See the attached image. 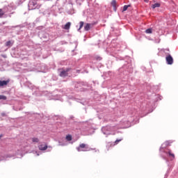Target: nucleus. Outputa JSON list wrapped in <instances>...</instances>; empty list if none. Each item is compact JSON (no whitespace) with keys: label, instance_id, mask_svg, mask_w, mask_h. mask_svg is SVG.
I'll return each mask as SVG.
<instances>
[{"label":"nucleus","instance_id":"1a4fd4ad","mask_svg":"<svg viewBox=\"0 0 178 178\" xmlns=\"http://www.w3.org/2000/svg\"><path fill=\"white\" fill-rule=\"evenodd\" d=\"M111 5H112V6H113V10H114L115 12H116V1H115V0H113V1H111Z\"/></svg>","mask_w":178,"mask_h":178},{"label":"nucleus","instance_id":"2eb2a0df","mask_svg":"<svg viewBox=\"0 0 178 178\" xmlns=\"http://www.w3.org/2000/svg\"><path fill=\"white\" fill-rule=\"evenodd\" d=\"M167 154H168L169 156H172V158H175V154L172 153V151L169 150L168 152H167Z\"/></svg>","mask_w":178,"mask_h":178},{"label":"nucleus","instance_id":"39448f33","mask_svg":"<svg viewBox=\"0 0 178 178\" xmlns=\"http://www.w3.org/2000/svg\"><path fill=\"white\" fill-rule=\"evenodd\" d=\"M10 80H7V81H0V87H3V86H8L9 84V82Z\"/></svg>","mask_w":178,"mask_h":178},{"label":"nucleus","instance_id":"7ed1b4c3","mask_svg":"<svg viewBox=\"0 0 178 178\" xmlns=\"http://www.w3.org/2000/svg\"><path fill=\"white\" fill-rule=\"evenodd\" d=\"M70 72V68H67L66 70H63L60 73V77H66V76H67V72Z\"/></svg>","mask_w":178,"mask_h":178},{"label":"nucleus","instance_id":"dca6fc26","mask_svg":"<svg viewBox=\"0 0 178 178\" xmlns=\"http://www.w3.org/2000/svg\"><path fill=\"white\" fill-rule=\"evenodd\" d=\"M67 141H72V135H67L66 136Z\"/></svg>","mask_w":178,"mask_h":178},{"label":"nucleus","instance_id":"412c9836","mask_svg":"<svg viewBox=\"0 0 178 178\" xmlns=\"http://www.w3.org/2000/svg\"><path fill=\"white\" fill-rule=\"evenodd\" d=\"M145 2L148 3V0H145Z\"/></svg>","mask_w":178,"mask_h":178},{"label":"nucleus","instance_id":"aec40b11","mask_svg":"<svg viewBox=\"0 0 178 178\" xmlns=\"http://www.w3.org/2000/svg\"><path fill=\"white\" fill-rule=\"evenodd\" d=\"M120 141H122V139H117V140L115 141V144H119V143H120Z\"/></svg>","mask_w":178,"mask_h":178},{"label":"nucleus","instance_id":"f257e3e1","mask_svg":"<svg viewBox=\"0 0 178 178\" xmlns=\"http://www.w3.org/2000/svg\"><path fill=\"white\" fill-rule=\"evenodd\" d=\"M77 152H86V151H91V148L88 149V145L82 143L80 144L78 147H76Z\"/></svg>","mask_w":178,"mask_h":178},{"label":"nucleus","instance_id":"a211bd4d","mask_svg":"<svg viewBox=\"0 0 178 178\" xmlns=\"http://www.w3.org/2000/svg\"><path fill=\"white\" fill-rule=\"evenodd\" d=\"M80 26L79 30H80L81 29H83V26H84V22H79Z\"/></svg>","mask_w":178,"mask_h":178},{"label":"nucleus","instance_id":"6ab92c4d","mask_svg":"<svg viewBox=\"0 0 178 178\" xmlns=\"http://www.w3.org/2000/svg\"><path fill=\"white\" fill-rule=\"evenodd\" d=\"M0 99L6 100V96H5V95H0Z\"/></svg>","mask_w":178,"mask_h":178},{"label":"nucleus","instance_id":"f8f14e48","mask_svg":"<svg viewBox=\"0 0 178 178\" xmlns=\"http://www.w3.org/2000/svg\"><path fill=\"white\" fill-rule=\"evenodd\" d=\"M4 15H5V12L3 11V10L0 9V19H1V17H3Z\"/></svg>","mask_w":178,"mask_h":178},{"label":"nucleus","instance_id":"9d476101","mask_svg":"<svg viewBox=\"0 0 178 178\" xmlns=\"http://www.w3.org/2000/svg\"><path fill=\"white\" fill-rule=\"evenodd\" d=\"M160 7H161V3H156L152 6V9H155V8H160Z\"/></svg>","mask_w":178,"mask_h":178},{"label":"nucleus","instance_id":"6e6552de","mask_svg":"<svg viewBox=\"0 0 178 178\" xmlns=\"http://www.w3.org/2000/svg\"><path fill=\"white\" fill-rule=\"evenodd\" d=\"M91 26H92V24H86V26H84V29L86 30V31H88L91 29Z\"/></svg>","mask_w":178,"mask_h":178},{"label":"nucleus","instance_id":"4468645a","mask_svg":"<svg viewBox=\"0 0 178 178\" xmlns=\"http://www.w3.org/2000/svg\"><path fill=\"white\" fill-rule=\"evenodd\" d=\"M129 8H130V5H125L123 7V12H126V10H127V9H129Z\"/></svg>","mask_w":178,"mask_h":178},{"label":"nucleus","instance_id":"ddd939ff","mask_svg":"<svg viewBox=\"0 0 178 178\" xmlns=\"http://www.w3.org/2000/svg\"><path fill=\"white\" fill-rule=\"evenodd\" d=\"M146 34H152V29H148L145 31Z\"/></svg>","mask_w":178,"mask_h":178},{"label":"nucleus","instance_id":"423d86ee","mask_svg":"<svg viewBox=\"0 0 178 178\" xmlns=\"http://www.w3.org/2000/svg\"><path fill=\"white\" fill-rule=\"evenodd\" d=\"M48 148V146L47 145H39V149L40 151H45L47 150Z\"/></svg>","mask_w":178,"mask_h":178},{"label":"nucleus","instance_id":"f3484780","mask_svg":"<svg viewBox=\"0 0 178 178\" xmlns=\"http://www.w3.org/2000/svg\"><path fill=\"white\" fill-rule=\"evenodd\" d=\"M32 141L33 143H38L40 140L38 139V138H33Z\"/></svg>","mask_w":178,"mask_h":178},{"label":"nucleus","instance_id":"0eeeda50","mask_svg":"<svg viewBox=\"0 0 178 178\" xmlns=\"http://www.w3.org/2000/svg\"><path fill=\"white\" fill-rule=\"evenodd\" d=\"M70 26H72V23L67 22L63 27V29L64 30H69L70 29Z\"/></svg>","mask_w":178,"mask_h":178},{"label":"nucleus","instance_id":"f03ea898","mask_svg":"<svg viewBox=\"0 0 178 178\" xmlns=\"http://www.w3.org/2000/svg\"><path fill=\"white\" fill-rule=\"evenodd\" d=\"M165 60L168 65H173V57L170 54L165 57Z\"/></svg>","mask_w":178,"mask_h":178},{"label":"nucleus","instance_id":"9b49d317","mask_svg":"<svg viewBox=\"0 0 178 178\" xmlns=\"http://www.w3.org/2000/svg\"><path fill=\"white\" fill-rule=\"evenodd\" d=\"M12 45H13V43L10 40L6 42V47H12Z\"/></svg>","mask_w":178,"mask_h":178},{"label":"nucleus","instance_id":"4be33fe9","mask_svg":"<svg viewBox=\"0 0 178 178\" xmlns=\"http://www.w3.org/2000/svg\"><path fill=\"white\" fill-rule=\"evenodd\" d=\"M108 129H110V130H111V129H112V128H111V127H108Z\"/></svg>","mask_w":178,"mask_h":178},{"label":"nucleus","instance_id":"20e7f679","mask_svg":"<svg viewBox=\"0 0 178 178\" xmlns=\"http://www.w3.org/2000/svg\"><path fill=\"white\" fill-rule=\"evenodd\" d=\"M37 5V1L35 0H32L29 2V6L30 8H34V9H35V6Z\"/></svg>","mask_w":178,"mask_h":178}]
</instances>
